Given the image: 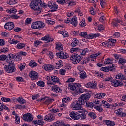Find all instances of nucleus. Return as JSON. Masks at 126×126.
<instances>
[{
	"label": "nucleus",
	"instance_id": "27",
	"mask_svg": "<svg viewBox=\"0 0 126 126\" xmlns=\"http://www.w3.org/2000/svg\"><path fill=\"white\" fill-rule=\"evenodd\" d=\"M79 74L80 75V78H81V79H85V78L87 77L86 73L83 70H79Z\"/></svg>",
	"mask_w": 126,
	"mask_h": 126
},
{
	"label": "nucleus",
	"instance_id": "20",
	"mask_svg": "<svg viewBox=\"0 0 126 126\" xmlns=\"http://www.w3.org/2000/svg\"><path fill=\"white\" fill-rule=\"evenodd\" d=\"M42 68L46 71H52L54 69V66L51 64H45L43 66Z\"/></svg>",
	"mask_w": 126,
	"mask_h": 126
},
{
	"label": "nucleus",
	"instance_id": "8",
	"mask_svg": "<svg viewBox=\"0 0 126 126\" xmlns=\"http://www.w3.org/2000/svg\"><path fill=\"white\" fill-rule=\"evenodd\" d=\"M96 82L92 81L87 83L85 84L84 86L87 88H91V89H96L97 88V83Z\"/></svg>",
	"mask_w": 126,
	"mask_h": 126
},
{
	"label": "nucleus",
	"instance_id": "31",
	"mask_svg": "<svg viewBox=\"0 0 126 126\" xmlns=\"http://www.w3.org/2000/svg\"><path fill=\"white\" fill-rule=\"evenodd\" d=\"M106 96V94L104 93H98L95 95V98L97 99H101V98H104Z\"/></svg>",
	"mask_w": 126,
	"mask_h": 126
},
{
	"label": "nucleus",
	"instance_id": "14",
	"mask_svg": "<svg viewBox=\"0 0 126 126\" xmlns=\"http://www.w3.org/2000/svg\"><path fill=\"white\" fill-rule=\"evenodd\" d=\"M81 86V85L79 83H70L68 85L69 88L72 91L76 90L77 88H78V87H80Z\"/></svg>",
	"mask_w": 126,
	"mask_h": 126
},
{
	"label": "nucleus",
	"instance_id": "50",
	"mask_svg": "<svg viewBox=\"0 0 126 126\" xmlns=\"http://www.w3.org/2000/svg\"><path fill=\"white\" fill-rule=\"evenodd\" d=\"M70 0H59L58 1V3L60 4L62 3H66V4H69Z\"/></svg>",
	"mask_w": 126,
	"mask_h": 126
},
{
	"label": "nucleus",
	"instance_id": "62",
	"mask_svg": "<svg viewBox=\"0 0 126 126\" xmlns=\"http://www.w3.org/2000/svg\"><path fill=\"white\" fill-rule=\"evenodd\" d=\"M45 21L46 23H48V24H51L52 25H53V24H55V21L54 20H51L46 19Z\"/></svg>",
	"mask_w": 126,
	"mask_h": 126
},
{
	"label": "nucleus",
	"instance_id": "19",
	"mask_svg": "<svg viewBox=\"0 0 126 126\" xmlns=\"http://www.w3.org/2000/svg\"><path fill=\"white\" fill-rule=\"evenodd\" d=\"M114 113L117 114V116H120V117H126V114L123 112V108H120L119 109L115 110Z\"/></svg>",
	"mask_w": 126,
	"mask_h": 126
},
{
	"label": "nucleus",
	"instance_id": "53",
	"mask_svg": "<svg viewBox=\"0 0 126 126\" xmlns=\"http://www.w3.org/2000/svg\"><path fill=\"white\" fill-rule=\"evenodd\" d=\"M79 90L78 89H77L76 90H75L74 91L72 92V95L75 97L79 95Z\"/></svg>",
	"mask_w": 126,
	"mask_h": 126
},
{
	"label": "nucleus",
	"instance_id": "58",
	"mask_svg": "<svg viewBox=\"0 0 126 126\" xmlns=\"http://www.w3.org/2000/svg\"><path fill=\"white\" fill-rule=\"evenodd\" d=\"M61 108H60V111H65V110H66L67 108H66V105H64V104H60V105Z\"/></svg>",
	"mask_w": 126,
	"mask_h": 126
},
{
	"label": "nucleus",
	"instance_id": "35",
	"mask_svg": "<svg viewBox=\"0 0 126 126\" xmlns=\"http://www.w3.org/2000/svg\"><path fill=\"white\" fill-rule=\"evenodd\" d=\"M6 12H7V13H9L10 14H11V13L15 14L16 13V12H17V10L15 8H11L6 10Z\"/></svg>",
	"mask_w": 126,
	"mask_h": 126
},
{
	"label": "nucleus",
	"instance_id": "13",
	"mask_svg": "<svg viewBox=\"0 0 126 126\" xmlns=\"http://www.w3.org/2000/svg\"><path fill=\"white\" fill-rule=\"evenodd\" d=\"M4 27L6 30H12L14 28V23L12 22H8L5 24Z\"/></svg>",
	"mask_w": 126,
	"mask_h": 126
},
{
	"label": "nucleus",
	"instance_id": "40",
	"mask_svg": "<svg viewBox=\"0 0 126 126\" xmlns=\"http://www.w3.org/2000/svg\"><path fill=\"white\" fill-rule=\"evenodd\" d=\"M102 105L104 108H106V109H109V108H110V104L106 101L102 100Z\"/></svg>",
	"mask_w": 126,
	"mask_h": 126
},
{
	"label": "nucleus",
	"instance_id": "12",
	"mask_svg": "<svg viewBox=\"0 0 126 126\" xmlns=\"http://www.w3.org/2000/svg\"><path fill=\"white\" fill-rule=\"evenodd\" d=\"M48 6L50 9H52V11H56L58 9V5L56 4V2L52 1L48 2Z\"/></svg>",
	"mask_w": 126,
	"mask_h": 126
},
{
	"label": "nucleus",
	"instance_id": "18",
	"mask_svg": "<svg viewBox=\"0 0 126 126\" xmlns=\"http://www.w3.org/2000/svg\"><path fill=\"white\" fill-rule=\"evenodd\" d=\"M111 84L113 86H114L115 87H118V86H122V85H123V83L122 82L116 79L111 81Z\"/></svg>",
	"mask_w": 126,
	"mask_h": 126
},
{
	"label": "nucleus",
	"instance_id": "25",
	"mask_svg": "<svg viewBox=\"0 0 126 126\" xmlns=\"http://www.w3.org/2000/svg\"><path fill=\"white\" fill-rule=\"evenodd\" d=\"M99 55H100L99 53H97L96 54H94L92 55H91L90 57H89V60L91 59V61L92 62H95L96 61V58H97V57H98L99 56Z\"/></svg>",
	"mask_w": 126,
	"mask_h": 126
},
{
	"label": "nucleus",
	"instance_id": "34",
	"mask_svg": "<svg viewBox=\"0 0 126 126\" xmlns=\"http://www.w3.org/2000/svg\"><path fill=\"white\" fill-rule=\"evenodd\" d=\"M113 60V59L107 58L105 60L104 63V64H112Z\"/></svg>",
	"mask_w": 126,
	"mask_h": 126
},
{
	"label": "nucleus",
	"instance_id": "36",
	"mask_svg": "<svg viewBox=\"0 0 126 126\" xmlns=\"http://www.w3.org/2000/svg\"><path fill=\"white\" fill-rule=\"evenodd\" d=\"M89 61V57H87L86 58H84L81 62L80 63L82 65L86 64L87 63H88Z\"/></svg>",
	"mask_w": 126,
	"mask_h": 126
},
{
	"label": "nucleus",
	"instance_id": "3",
	"mask_svg": "<svg viewBox=\"0 0 126 126\" xmlns=\"http://www.w3.org/2000/svg\"><path fill=\"white\" fill-rule=\"evenodd\" d=\"M83 58L82 56L77 54L76 55H73L70 57L69 60H70V62H72L73 64H77V63L82 60Z\"/></svg>",
	"mask_w": 126,
	"mask_h": 126
},
{
	"label": "nucleus",
	"instance_id": "4",
	"mask_svg": "<svg viewBox=\"0 0 126 126\" xmlns=\"http://www.w3.org/2000/svg\"><path fill=\"white\" fill-rule=\"evenodd\" d=\"M4 69L8 73H12L15 71V65L12 63H10L8 65L4 66Z\"/></svg>",
	"mask_w": 126,
	"mask_h": 126
},
{
	"label": "nucleus",
	"instance_id": "42",
	"mask_svg": "<svg viewBox=\"0 0 126 126\" xmlns=\"http://www.w3.org/2000/svg\"><path fill=\"white\" fill-rule=\"evenodd\" d=\"M29 65L31 66V67H36L37 66V64L36 62L33 61H31L29 63Z\"/></svg>",
	"mask_w": 126,
	"mask_h": 126
},
{
	"label": "nucleus",
	"instance_id": "9",
	"mask_svg": "<svg viewBox=\"0 0 126 126\" xmlns=\"http://www.w3.org/2000/svg\"><path fill=\"white\" fill-rule=\"evenodd\" d=\"M112 23V25H113V26H115V27H118V26H119V24H118V23H120V24L123 25V26L126 25V23H125V22H124L123 20H119L118 19H113Z\"/></svg>",
	"mask_w": 126,
	"mask_h": 126
},
{
	"label": "nucleus",
	"instance_id": "26",
	"mask_svg": "<svg viewBox=\"0 0 126 126\" xmlns=\"http://www.w3.org/2000/svg\"><path fill=\"white\" fill-rule=\"evenodd\" d=\"M91 96V95L88 93L84 94L81 95L82 99H83L84 101H85V100H89V99H90Z\"/></svg>",
	"mask_w": 126,
	"mask_h": 126
},
{
	"label": "nucleus",
	"instance_id": "60",
	"mask_svg": "<svg viewBox=\"0 0 126 126\" xmlns=\"http://www.w3.org/2000/svg\"><path fill=\"white\" fill-rule=\"evenodd\" d=\"M66 72V71L65 70V69H61L59 70V73L61 75H65Z\"/></svg>",
	"mask_w": 126,
	"mask_h": 126
},
{
	"label": "nucleus",
	"instance_id": "24",
	"mask_svg": "<svg viewBox=\"0 0 126 126\" xmlns=\"http://www.w3.org/2000/svg\"><path fill=\"white\" fill-rule=\"evenodd\" d=\"M41 41H47V43L53 42L54 39L50 37L49 35H46L41 38Z\"/></svg>",
	"mask_w": 126,
	"mask_h": 126
},
{
	"label": "nucleus",
	"instance_id": "51",
	"mask_svg": "<svg viewBox=\"0 0 126 126\" xmlns=\"http://www.w3.org/2000/svg\"><path fill=\"white\" fill-rule=\"evenodd\" d=\"M94 109L96 110V111H98V112H99L100 113H102V112H104V109H103V108L100 106H96L94 107Z\"/></svg>",
	"mask_w": 126,
	"mask_h": 126
},
{
	"label": "nucleus",
	"instance_id": "23",
	"mask_svg": "<svg viewBox=\"0 0 126 126\" xmlns=\"http://www.w3.org/2000/svg\"><path fill=\"white\" fill-rule=\"evenodd\" d=\"M55 120V117L53 114H49L48 115H46L44 119V121H48V122H52Z\"/></svg>",
	"mask_w": 126,
	"mask_h": 126
},
{
	"label": "nucleus",
	"instance_id": "59",
	"mask_svg": "<svg viewBox=\"0 0 126 126\" xmlns=\"http://www.w3.org/2000/svg\"><path fill=\"white\" fill-rule=\"evenodd\" d=\"M101 70L104 71V72H109L110 71V68L108 67H103L101 68Z\"/></svg>",
	"mask_w": 126,
	"mask_h": 126
},
{
	"label": "nucleus",
	"instance_id": "49",
	"mask_svg": "<svg viewBox=\"0 0 126 126\" xmlns=\"http://www.w3.org/2000/svg\"><path fill=\"white\" fill-rule=\"evenodd\" d=\"M80 49L79 48H72L70 52V53H79L80 52Z\"/></svg>",
	"mask_w": 126,
	"mask_h": 126
},
{
	"label": "nucleus",
	"instance_id": "47",
	"mask_svg": "<svg viewBox=\"0 0 126 126\" xmlns=\"http://www.w3.org/2000/svg\"><path fill=\"white\" fill-rule=\"evenodd\" d=\"M34 124H36V125H41L42 124H44V121L42 119H38L36 120L33 121Z\"/></svg>",
	"mask_w": 126,
	"mask_h": 126
},
{
	"label": "nucleus",
	"instance_id": "44",
	"mask_svg": "<svg viewBox=\"0 0 126 126\" xmlns=\"http://www.w3.org/2000/svg\"><path fill=\"white\" fill-rule=\"evenodd\" d=\"M64 123L63 122L57 121L53 124V126H64Z\"/></svg>",
	"mask_w": 126,
	"mask_h": 126
},
{
	"label": "nucleus",
	"instance_id": "22",
	"mask_svg": "<svg viewBox=\"0 0 126 126\" xmlns=\"http://www.w3.org/2000/svg\"><path fill=\"white\" fill-rule=\"evenodd\" d=\"M71 24L74 26V27H76L77 26V24H78V21H77V17L76 16H74L73 18L71 19Z\"/></svg>",
	"mask_w": 126,
	"mask_h": 126
},
{
	"label": "nucleus",
	"instance_id": "33",
	"mask_svg": "<svg viewBox=\"0 0 126 126\" xmlns=\"http://www.w3.org/2000/svg\"><path fill=\"white\" fill-rule=\"evenodd\" d=\"M126 63V60L124 58H120L118 61V64L119 65H124Z\"/></svg>",
	"mask_w": 126,
	"mask_h": 126
},
{
	"label": "nucleus",
	"instance_id": "54",
	"mask_svg": "<svg viewBox=\"0 0 126 126\" xmlns=\"http://www.w3.org/2000/svg\"><path fill=\"white\" fill-rule=\"evenodd\" d=\"M89 11L92 15H95L96 14V10L93 7L90 8Z\"/></svg>",
	"mask_w": 126,
	"mask_h": 126
},
{
	"label": "nucleus",
	"instance_id": "10",
	"mask_svg": "<svg viewBox=\"0 0 126 126\" xmlns=\"http://www.w3.org/2000/svg\"><path fill=\"white\" fill-rule=\"evenodd\" d=\"M56 56L60 59H67L69 57V55L66 52L61 51L59 53H56Z\"/></svg>",
	"mask_w": 126,
	"mask_h": 126
},
{
	"label": "nucleus",
	"instance_id": "63",
	"mask_svg": "<svg viewBox=\"0 0 126 126\" xmlns=\"http://www.w3.org/2000/svg\"><path fill=\"white\" fill-rule=\"evenodd\" d=\"M7 56L3 54L0 55V60H1V61H5V60L7 59Z\"/></svg>",
	"mask_w": 126,
	"mask_h": 126
},
{
	"label": "nucleus",
	"instance_id": "38",
	"mask_svg": "<svg viewBox=\"0 0 126 126\" xmlns=\"http://www.w3.org/2000/svg\"><path fill=\"white\" fill-rule=\"evenodd\" d=\"M78 43H79V41H78V39L74 38L71 44V47H75L76 46H77V45H78Z\"/></svg>",
	"mask_w": 126,
	"mask_h": 126
},
{
	"label": "nucleus",
	"instance_id": "11",
	"mask_svg": "<svg viewBox=\"0 0 126 126\" xmlns=\"http://www.w3.org/2000/svg\"><path fill=\"white\" fill-rule=\"evenodd\" d=\"M23 119L25 122H32L33 121V115L30 113L25 114L23 116Z\"/></svg>",
	"mask_w": 126,
	"mask_h": 126
},
{
	"label": "nucleus",
	"instance_id": "37",
	"mask_svg": "<svg viewBox=\"0 0 126 126\" xmlns=\"http://www.w3.org/2000/svg\"><path fill=\"white\" fill-rule=\"evenodd\" d=\"M16 101L18 102L20 104H25L26 103V101L22 98V97H19L16 99Z\"/></svg>",
	"mask_w": 126,
	"mask_h": 126
},
{
	"label": "nucleus",
	"instance_id": "29",
	"mask_svg": "<svg viewBox=\"0 0 126 126\" xmlns=\"http://www.w3.org/2000/svg\"><path fill=\"white\" fill-rule=\"evenodd\" d=\"M89 50L88 48H85L83 49H80V56H85L87 53H88Z\"/></svg>",
	"mask_w": 126,
	"mask_h": 126
},
{
	"label": "nucleus",
	"instance_id": "21",
	"mask_svg": "<svg viewBox=\"0 0 126 126\" xmlns=\"http://www.w3.org/2000/svg\"><path fill=\"white\" fill-rule=\"evenodd\" d=\"M55 49L57 51H63V45L61 42H56Z\"/></svg>",
	"mask_w": 126,
	"mask_h": 126
},
{
	"label": "nucleus",
	"instance_id": "41",
	"mask_svg": "<svg viewBox=\"0 0 126 126\" xmlns=\"http://www.w3.org/2000/svg\"><path fill=\"white\" fill-rule=\"evenodd\" d=\"M25 44L23 43H19L16 45V48L18 50L20 49H23V48H25Z\"/></svg>",
	"mask_w": 126,
	"mask_h": 126
},
{
	"label": "nucleus",
	"instance_id": "39",
	"mask_svg": "<svg viewBox=\"0 0 126 126\" xmlns=\"http://www.w3.org/2000/svg\"><path fill=\"white\" fill-rule=\"evenodd\" d=\"M77 103L80 106H81L82 105H84V100H83V98L81 96L78 99V101H77Z\"/></svg>",
	"mask_w": 126,
	"mask_h": 126
},
{
	"label": "nucleus",
	"instance_id": "56",
	"mask_svg": "<svg viewBox=\"0 0 126 126\" xmlns=\"http://www.w3.org/2000/svg\"><path fill=\"white\" fill-rule=\"evenodd\" d=\"M79 36L82 37L86 38L87 36V32H82L79 34Z\"/></svg>",
	"mask_w": 126,
	"mask_h": 126
},
{
	"label": "nucleus",
	"instance_id": "1",
	"mask_svg": "<svg viewBox=\"0 0 126 126\" xmlns=\"http://www.w3.org/2000/svg\"><path fill=\"white\" fill-rule=\"evenodd\" d=\"M45 4L43 3L41 0L32 1L30 4V6L34 11L35 15H38L43 12L42 6H46Z\"/></svg>",
	"mask_w": 126,
	"mask_h": 126
},
{
	"label": "nucleus",
	"instance_id": "52",
	"mask_svg": "<svg viewBox=\"0 0 126 126\" xmlns=\"http://www.w3.org/2000/svg\"><path fill=\"white\" fill-rule=\"evenodd\" d=\"M51 79L53 82H59L60 81V79L57 76H53Z\"/></svg>",
	"mask_w": 126,
	"mask_h": 126
},
{
	"label": "nucleus",
	"instance_id": "57",
	"mask_svg": "<svg viewBox=\"0 0 126 126\" xmlns=\"http://www.w3.org/2000/svg\"><path fill=\"white\" fill-rule=\"evenodd\" d=\"M71 34L72 35V36H77L79 34V32L78 31H72Z\"/></svg>",
	"mask_w": 126,
	"mask_h": 126
},
{
	"label": "nucleus",
	"instance_id": "32",
	"mask_svg": "<svg viewBox=\"0 0 126 126\" xmlns=\"http://www.w3.org/2000/svg\"><path fill=\"white\" fill-rule=\"evenodd\" d=\"M115 77L116 79H120V80H124L126 78L125 75H123L122 73L117 74Z\"/></svg>",
	"mask_w": 126,
	"mask_h": 126
},
{
	"label": "nucleus",
	"instance_id": "16",
	"mask_svg": "<svg viewBox=\"0 0 126 126\" xmlns=\"http://www.w3.org/2000/svg\"><path fill=\"white\" fill-rule=\"evenodd\" d=\"M70 117H71L72 119H73V120H79V119H80L79 113L76 112H72L70 114Z\"/></svg>",
	"mask_w": 126,
	"mask_h": 126
},
{
	"label": "nucleus",
	"instance_id": "46",
	"mask_svg": "<svg viewBox=\"0 0 126 126\" xmlns=\"http://www.w3.org/2000/svg\"><path fill=\"white\" fill-rule=\"evenodd\" d=\"M63 62L62 61H58L57 63H56V65H55V67L57 69H59V68H61L62 66H63V65L62 64V63Z\"/></svg>",
	"mask_w": 126,
	"mask_h": 126
},
{
	"label": "nucleus",
	"instance_id": "55",
	"mask_svg": "<svg viewBox=\"0 0 126 126\" xmlns=\"http://www.w3.org/2000/svg\"><path fill=\"white\" fill-rule=\"evenodd\" d=\"M37 85L40 87H45V83L43 81H39L37 82Z\"/></svg>",
	"mask_w": 126,
	"mask_h": 126
},
{
	"label": "nucleus",
	"instance_id": "5",
	"mask_svg": "<svg viewBox=\"0 0 126 126\" xmlns=\"http://www.w3.org/2000/svg\"><path fill=\"white\" fill-rule=\"evenodd\" d=\"M44 27H45V24L41 21H36L32 25V28L33 29H39L40 28H44Z\"/></svg>",
	"mask_w": 126,
	"mask_h": 126
},
{
	"label": "nucleus",
	"instance_id": "6",
	"mask_svg": "<svg viewBox=\"0 0 126 126\" xmlns=\"http://www.w3.org/2000/svg\"><path fill=\"white\" fill-rule=\"evenodd\" d=\"M18 57V56L14 55L12 53L9 54L7 56V59L6 60V63H14V58Z\"/></svg>",
	"mask_w": 126,
	"mask_h": 126
},
{
	"label": "nucleus",
	"instance_id": "48",
	"mask_svg": "<svg viewBox=\"0 0 126 126\" xmlns=\"http://www.w3.org/2000/svg\"><path fill=\"white\" fill-rule=\"evenodd\" d=\"M1 101L4 102L5 103H11V99L9 98L2 97Z\"/></svg>",
	"mask_w": 126,
	"mask_h": 126
},
{
	"label": "nucleus",
	"instance_id": "45",
	"mask_svg": "<svg viewBox=\"0 0 126 126\" xmlns=\"http://www.w3.org/2000/svg\"><path fill=\"white\" fill-rule=\"evenodd\" d=\"M115 43H116V39H109L108 44H109V46H111V47L115 46Z\"/></svg>",
	"mask_w": 126,
	"mask_h": 126
},
{
	"label": "nucleus",
	"instance_id": "61",
	"mask_svg": "<svg viewBox=\"0 0 126 126\" xmlns=\"http://www.w3.org/2000/svg\"><path fill=\"white\" fill-rule=\"evenodd\" d=\"M86 25V23H85V19H83L80 23V26H81V27H84Z\"/></svg>",
	"mask_w": 126,
	"mask_h": 126
},
{
	"label": "nucleus",
	"instance_id": "17",
	"mask_svg": "<svg viewBox=\"0 0 126 126\" xmlns=\"http://www.w3.org/2000/svg\"><path fill=\"white\" fill-rule=\"evenodd\" d=\"M51 87L52 91H54V92H56V93H61V92H62L61 88L58 87L57 85H54V84L51 85Z\"/></svg>",
	"mask_w": 126,
	"mask_h": 126
},
{
	"label": "nucleus",
	"instance_id": "30",
	"mask_svg": "<svg viewBox=\"0 0 126 126\" xmlns=\"http://www.w3.org/2000/svg\"><path fill=\"white\" fill-rule=\"evenodd\" d=\"M69 101H71V99L69 97H65L62 99V105H66L67 106V103L69 102Z\"/></svg>",
	"mask_w": 126,
	"mask_h": 126
},
{
	"label": "nucleus",
	"instance_id": "15",
	"mask_svg": "<svg viewBox=\"0 0 126 126\" xmlns=\"http://www.w3.org/2000/svg\"><path fill=\"white\" fill-rule=\"evenodd\" d=\"M38 101V102H42V101H45L44 102V104H45L46 105H50L51 103H53V102H54V99H51V98L47 99V97H44L43 98H42L39 99Z\"/></svg>",
	"mask_w": 126,
	"mask_h": 126
},
{
	"label": "nucleus",
	"instance_id": "43",
	"mask_svg": "<svg viewBox=\"0 0 126 126\" xmlns=\"http://www.w3.org/2000/svg\"><path fill=\"white\" fill-rule=\"evenodd\" d=\"M88 116L90 117L91 119H93V120H95V118H97V116L96 115V114L93 112H91L88 113Z\"/></svg>",
	"mask_w": 126,
	"mask_h": 126
},
{
	"label": "nucleus",
	"instance_id": "2",
	"mask_svg": "<svg viewBox=\"0 0 126 126\" xmlns=\"http://www.w3.org/2000/svg\"><path fill=\"white\" fill-rule=\"evenodd\" d=\"M70 107L72 110H80L79 111V113H87V111L85 109H83L81 106H79L77 101H74L72 102Z\"/></svg>",
	"mask_w": 126,
	"mask_h": 126
},
{
	"label": "nucleus",
	"instance_id": "28",
	"mask_svg": "<svg viewBox=\"0 0 126 126\" xmlns=\"http://www.w3.org/2000/svg\"><path fill=\"white\" fill-rule=\"evenodd\" d=\"M104 123L107 126H113L116 125V123L114 121L111 120H104Z\"/></svg>",
	"mask_w": 126,
	"mask_h": 126
},
{
	"label": "nucleus",
	"instance_id": "7",
	"mask_svg": "<svg viewBox=\"0 0 126 126\" xmlns=\"http://www.w3.org/2000/svg\"><path fill=\"white\" fill-rule=\"evenodd\" d=\"M29 76L32 80H36L39 78V74L35 71H31L29 73Z\"/></svg>",
	"mask_w": 126,
	"mask_h": 126
},
{
	"label": "nucleus",
	"instance_id": "64",
	"mask_svg": "<svg viewBox=\"0 0 126 126\" xmlns=\"http://www.w3.org/2000/svg\"><path fill=\"white\" fill-rule=\"evenodd\" d=\"M51 113H57L60 112V109L59 108H52L50 110Z\"/></svg>",
	"mask_w": 126,
	"mask_h": 126
}]
</instances>
